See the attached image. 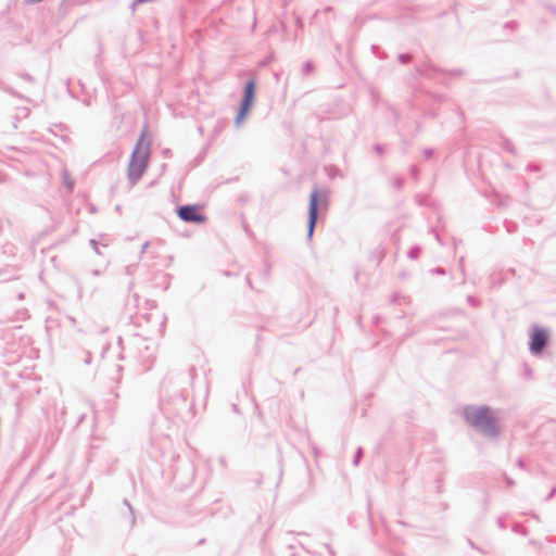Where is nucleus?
<instances>
[{"label": "nucleus", "instance_id": "nucleus-1", "mask_svg": "<svg viewBox=\"0 0 556 556\" xmlns=\"http://www.w3.org/2000/svg\"><path fill=\"white\" fill-rule=\"evenodd\" d=\"M464 416L470 426L485 434L494 435L498 432L497 418L488 406H467Z\"/></svg>", "mask_w": 556, "mask_h": 556}, {"label": "nucleus", "instance_id": "nucleus-2", "mask_svg": "<svg viewBox=\"0 0 556 556\" xmlns=\"http://www.w3.org/2000/svg\"><path fill=\"white\" fill-rule=\"evenodd\" d=\"M151 139L142 131L132 151L128 165V177L132 184L137 182L146 172L150 159Z\"/></svg>", "mask_w": 556, "mask_h": 556}, {"label": "nucleus", "instance_id": "nucleus-3", "mask_svg": "<svg viewBox=\"0 0 556 556\" xmlns=\"http://www.w3.org/2000/svg\"><path fill=\"white\" fill-rule=\"evenodd\" d=\"M178 216L185 222L204 223L206 217L201 207L197 205H186L178 208Z\"/></svg>", "mask_w": 556, "mask_h": 556}, {"label": "nucleus", "instance_id": "nucleus-4", "mask_svg": "<svg viewBox=\"0 0 556 556\" xmlns=\"http://www.w3.org/2000/svg\"><path fill=\"white\" fill-rule=\"evenodd\" d=\"M254 92H255V84L253 80L248 81L245 89H244V97L241 104L240 112L236 118V122L239 124L248 114L253 100H254Z\"/></svg>", "mask_w": 556, "mask_h": 556}, {"label": "nucleus", "instance_id": "nucleus-5", "mask_svg": "<svg viewBox=\"0 0 556 556\" xmlns=\"http://www.w3.org/2000/svg\"><path fill=\"white\" fill-rule=\"evenodd\" d=\"M548 339V334L546 330L542 328H534L532 336H531V342H530V350L534 354H539L542 352V350L545 348L546 342Z\"/></svg>", "mask_w": 556, "mask_h": 556}, {"label": "nucleus", "instance_id": "nucleus-6", "mask_svg": "<svg viewBox=\"0 0 556 556\" xmlns=\"http://www.w3.org/2000/svg\"><path fill=\"white\" fill-rule=\"evenodd\" d=\"M317 191H313L309 198V224H308V235L313 233L316 219H317Z\"/></svg>", "mask_w": 556, "mask_h": 556}]
</instances>
